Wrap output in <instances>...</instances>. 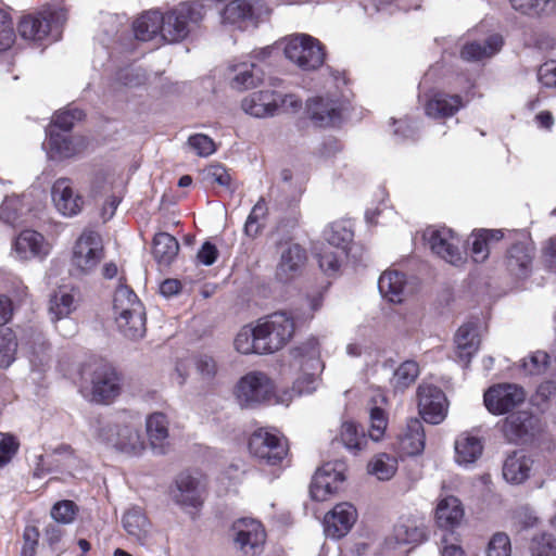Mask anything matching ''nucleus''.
<instances>
[{
  "label": "nucleus",
  "mask_w": 556,
  "mask_h": 556,
  "mask_svg": "<svg viewBox=\"0 0 556 556\" xmlns=\"http://www.w3.org/2000/svg\"><path fill=\"white\" fill-rule=\"evenodd\" d=\"M464 517V509L458 498L447 496L437 507L435 518L440 528L453 529L457 527Z\"/></svg>",
  "instance_id": "33"
},
{
  "label": "nucleus",
  "mask_w": 556,
  "mask_h": 556,
  "mask_svg": "<svg viewBox=\"0 0 556 556\" xmlns=\"http://www.w3.org/2000/svg\"><path fill=\"white\" fill-rule=\"evenodd\" d=\"M179 243L175 237L167 232L154 236L152 254L160 265L168 266L177 256Z\"/></svg>",
  "instance_id": "38"
},
{
  "label": "nucleus",
  "mask_w": 556,
  "mask_h": 556,
  "mask_svg": "<svg viewBox=\"0 0 556 556\" xmlns=\"http://www.w3.org/2000/svg\"><path fill=\"white\" fill-rule=\"evenodd\" d=\"M356 519L357 513L352 504H337L324 518L325 533L331 539H340L351 530Z\"/></svg>",
  "instance_id": "16"
},
{
  "label": "nucleus",
  "mask_w": 556,
  "mask_h": 556,
  "mask_svg": "<svg viewBox=\"0 0 556 556\" xmlns=\"http://www.w3.org/2000/svg\"><path fill=\"white\" fill-rule=\"evenodd\" d=\"M419 371V365L415 361L403 362L393 374L391 379L392 387L395 391H405L416 381Z\"/></svg>",
  "instance_id": "45"
},
{
  "label": "nucleus",
  "mask_w": 556,
  "mask_h": 556,
  "mask_svg": "<svg viewBox=\"0 0 556 556\" xmlns=\"http://www.w3.org/2000/svg\"><path fill=\"white\" fill-rule=\"evenodd\" d=\"M204 16L199 2H182L163 13L161 39L168 43L184 40Z\"/></svg>",
  "instance_id": "2"
},
{
  "label": "nucleus",
  "mask_w": 556,
  "mask_h": 556,
  "mask_svg": "<svg viewBox=\"0 0 556 556\" xmlns=\"http://www.w3.org/2000/svg\"><path fill=\"white\" fill-rule=\"evenodd\" d=\"M425 531L413 520L406 519L400 521L393 530V534L388 539L391 546L403 544H416L424 540Z\"/></svg>",
  "instance_id": "40"
},
{
  "label": "nucleus",
  "mask_w": 556,
  "mask_h": 556,
  "mask_svg": "<svg viewBox=\"0 0 556 556\" xmlns=\"http://www.w3.org/2000/svg\"><path fill=\"white\" fill-rule=\"evenodd\" d=\"M258 349L265 354L282 349L294 333L293 317L287 312H275L261 318L256 325Z\"/></svg>",
  "instance_id": "3"
},
{
  "label": "nucleus",
  "mask_w": 556,
  "mask_h": 556,
  "mask_svg": "<svg viewBox=\"0 0 556 556\" xmlns=\"http://www.w3.org/2000/svg\"><path fill=\"white\" fill-rule=\"evenodd\" d=\"M22 343L28 350L29 361L34 366L42 367L49 362V344L41 331L33 327L26 329Z\"/></svg>",
  "instance_id": "28"
},
{
  "label": "nucleus",
  "mask_w": 556,
  "mask_h": 556,
  "mask_svg": "<svg viewBox=\"0 0 556 556\" xmlns=\"http://www.w3.org/2000/svg\"><path fill=\"white\" fill-rule=\"evenodd\" d=\"M532 256L523 244H514L507 254L506 265L516 277H525L529 273Z\"/></svg>",
  "instance_id": "43"
},
{
  "label": "nucleus",
  "mask_w": 556,
  "mask_h": 556,
  "mask_svg": "<svg viewBox=\"0 0 556 556\" xmlns=\"http://www.w3.org/2000/svg\"><path fill=\"white\" fill-rule=\"evenodd\" d=\"M104 257L101 236L93 230H85L77 239L72 256V267L76 275L91 274Z\"/></svg>",
  "instance_id": "5"
},
{
  "label": "nucleus",
  "mask_w": 556,
  "mask_h": 556,
  "mask_svg": "<svg viewBox=\"0 0 556 556\" xmlns=\"http://www.w3.org/2000/svg\"><path fill=\"white\" fill-rule=\"evenodd\" d=\"M242 110L254 117L264 118L277 114L275 91L261 90L245 97L241 102Z\"/></svg>",
  "instance_id": "25"
},
{
  "label": "nucleus",
  "mask_w": 556,
  "mask_h": 556,
  "mask_svg": "<svg viewBox=\"0 0 556 556\" xmlns=\"http://www.w3.org/2000/svg\"><path fill=\"white\" fill-rule=\"evenodd\" d=\"M66 20V13L60 9L50 13V17L42 14L24 16L18 25L20 35L27 40L42 41L52 30V23L62 24Z\"/></svg>",
  "instance_id": "15"
},
{
  "label": "nucleus",
  "mask_w": 556,
  "mask_h": 556,
  "mask_svg": "<svg viewBox=\"0 0 556 556\" xmlns=\"http://www.w3.org/2000/svg\"><path fill=\"white\" fill-rule=\"evenodd\" d=\"M307 113L315 125L333 126L342 118V105L338 100L318 97L308 102Z\"/></svg>",
  "instance_id": "20"
},
{
  "label": "nucleus",
  "mask_w": 556,
  "mask_h": 556,
  "mask_svg": "<svg viewBox=\"0 0 556 556\" xmlns=\"http://www.w3.org/2000/svg\"><path fill=\"white\" fill-rule=\"evenodd\" d=\"M488 556H510L511 544L509 536L504 532H497L491 538L488 551Z\"/></svg>",
  "instance_id": "56"
},
{
  "label": "nucleus",
  "mask_w": 556,
  "mask_h": 556,
  "mask_svg": "<svg viewBox=\"0 0 556 556\" xmlns=\"http://www.w3.org/2000/svg\"><path fill=\"white\" fill-rule=\"evenodd\" d=\"M146 429L153 453L167 454L170 451L167 417L163 413L151 414L147 418Z\"/></svg>",
  "instance_id": "22"
},
{
  "label": "nucleus",
  "mask_w": 556,
  "mask_h": 556,
  "mask_svg": "<svg viewBox=\"0 0 556 556\" xmlns=\"http://www.w3.org/2000/svg\"><path fill=\"white\" fill-rule=\"evenodd\" d=\"M279 247L280 256L276 266L275 278L281 283H287L302 274L307 255L305 249L295 242H286Z\"/></svg>",
  "instance_id": "14"
},
{
  "label": "nucleus",
  "mask_w": 556,
  "mask_h": 556,
  "mask_svg": "<svg viewBox=\"0 0 556 556\" xmlns=\"http://www.w3.org/2000/svg\"><path fill=\"white\" fill-rule=\"evenodd\" d=\"M77 507L72 501H60L55 503L50 511L52 519L59 523L68 525L74 521Z\"/></svg>",
  "instance_id": "54"
},
{
  "label": "nucleus",
  "mask_w": 556,
  "mask_h": 556,
  "mask_svg": "<svg viewBox=\"0 0 556 556\" xmlns=\"http://www.w3.org/2000/svg\"><path fill=\"white\" fill-rule=\"evenodd\" d=\"M13 249L21 260L42 258L50 252V245L45 237L31 229L23 230L16 237Z\"/></svg>",
  "instance_id": "21"
},
{
  "label": "nucleus",
  "mask_w": 556,
  "mask_h": 556,
  "mask_svg": "<svg viewBox=\"0 0 556 556\" xmlns=\"http://www.w3.org/2000/svg\"><path fill=\"white\" fill-rule=\"evenodd\" d=\"M257 329L255 327L245 326L243 327L235 339V348L241 354H265L258 349Z\"/></svg>",
  "instance_id": "49"
},
{
  "label": "nucleus",
  "mask_w": 556,
  "mask_h": 556,
  "mask_svg": "<svg viewBox=\"0 0 556 556\" xmlns=\"http://www.w3.org/2000/svg\"><path fill=\"white\" fill-rule=\"evenodd\" d=\"M274 394V384L262 371H250L237 382L235 396L243 408H254L268 402Z\"/></svg>",
  "instance_id": "6"
},
{
  "label": "nucleus",
  "mask_w": 556,
  "mask_h": 556,
  "mask_svg": "<svg viewBox=\"0 0 556 556\" xmlns=\"http://www.w3.org/2000/svg\"><path fill=\"white\" fill-rule=\"evenodd\" d=\"M94 432L100 441L128 455H137L144 448L139 427L132 422L99 418Z\"/></svg>",
  "instance_id": "1"
},
{
  "label": "nucleus",
  "mask_w": 556,
  "mask_h": 556,
  "mask_svg": "<svg viewBox=\"0 0 556 556\" xmlns=\"http://www.w3.org/2000/svg\"><path fill=\"white\" fill-rule=\"evenodd\" d=\"M267 212H268V208H267L266 202H265L264 198H261L255 203V205L252 207V210L247 218V222L244 225V231L248 236L255 237L261 232V230L263 228V225L261 222L265 219Z\"/></svg>",
  "instance_id": "51"
},
{
  "label": "nucleus",
  "mask_w": 556,
  "mask_h": 556,
  "mask_svg": "<svg viewBox=\"0 0 556 556\" xmlns=\"http://www.w3.org/2000/svg\"><path fill=\"white\" fill-rule=\"evenodd\" d=\"M113 309L115 316H122L135 309H143V305L131 289L121 285L114 293Z\"/></svg>",
  "instance_id": "44"
},
{
  "label": "nucleus",
  "mask_w": 556,
  "mask_h": 556,
  "mask_svg": "<svg viewBox=\"0 0 556 556\" xmlns=\"http://www.w3.org/2000/svg\"><path fill=\"white\" fill-rule=\"evenodd\" d=\"M370 428L368 435L374 441H379L386 431L388 419L386 413L380 407H372L369 414Z\"/></svg>",
  "instance_id": "55"
},
{
  "label": "nucleus",
  "mask_w": 556,
  "mask_h": 556,
  "mask_svg": "<svg viewBox=\"0 0 556 556\" xmlns=\"http://www.w3.org/2000/svg\"><path fill=\"white\" fill-rule=\"evenodd\" d=\"M14 40L13 23L5 12L0 11V51L11 48Z\"/></svg>",
  "instance_id": "60"
},
{
  "label": "nucleus",
  "mask_w": 556,
  "mask_h": 556,
  "mask_svg": "<svg viewBox=\"0 0 556 556\" xmlns=\"http://www.w3.org/2000/svg\"><path fill=\"white\" fill-rule=\"evenodd\" d=\"M503 47V38L498 34H493L483 40H475L464 45L460 51L462 59L465 61L477 62L491 58Z\"/></svg>",
  "instance_id": "26"
},
{
  "label": "nucleus",
  "mask_w": 556,
  "mask_h": 556,
  "mask_svg": "<svg viewBox=\"0 0 556 556\" xmlns=\"http://www.w3.org/2000/svg\"><path fill=\"white\" fill-rule=\"evenodd\" d=\"M463 105L459 96L438 93L426 104V113L430 117H448L454 115Z\"/></svg>",
  "instance_id": "39"
},
{
  "label": "nucleus",
  "mask_w": 556,
  "mask_h": 556,
  "mask_svg": "<svg viewBox=\"0 0 556 556\" xmlns=\"http://www.w3.org/2000/svg\"><path fill=\"white\" fill-rule=\"evenodd\" d=\"M194 366L198 374L205 381H211L217 374L218 366L213 356L207 354L198 355L194 358Z\"/></svg>",
  "instance_id": "58"
},
{
  "label": "nucleus",
  "mask_w": 556,
  "mask_h": 556,
  "mask_svg": "<svg viewBox=\"0 0 556 556\" xmlns=\"http://www.w3.org/2000/svg\"><path fill=\"white\" fill-rule=\"evenodd\" d=\"M249 451L261 465H279L288 454L287 441L267 429L255 430L249 440Z\"/></svg>",
  "instance_id": "7"
},
{
  "label": "nucleus",
  "mask_w": 556,
  "mask_h": 556,
  "mask_svg": "<svg viewBox=\"0 0 556 556\" xmlns=\"http://www.w3.org/2000/svg\"><path fill=\"white\" fill-rule=\"evenodd\" d=\"M381 295L392 303H401L404 298L405 278L396 270L384 271L378 280Z\"/></svg>",
  "instance_id": "34"
},
{
  "label": "nucleus",
  "mask_w": 556,
  "mask_h": 556,
  "mask_svg": "<svg viewBox=\"0 0 556 556\" xmlns=\"http://www.w3.org/2000/svg\"><path fill=\"white\" fill-rule=\"evenodd\" d=\"M125 531L142 546H151L153 543V528L148 517L140 507H131L123 518Z\"/></svg>",
  "instance_id": "19"
},
{
  "label": "nucleus",
  "mask_w": 556,
  "mask_h": 556,
  "mask_svg": "<svg viewBox=\"0 0 556 556\" xmlns=\"http://www.w3.org/2000/svg\"><path fill=\"white\" fill-rule=\"evenodd\" d=\"M340 441L342 444L352 452L362 451L367 444V439L364 431H358L357 426L352 421H345L341 426Z\"/></svg>",
  "instance_id": "48"
},
{
  "label": "nucleus",
  "mask_w": 556,
  "mask_h": 556,
  "mask_svg": "<svg viewBox=\"0 0 556 556\" xmlns=\"http://www.w3.org/2000/svg\"><path fill=\"white\" fill-rule=\"evenodd\" d=\"M538 419L528 412L510 414L503 421L502 431L509 442L526 440L533 434Z\"/></svg>",
  "instance_id": "23"
},
{
  "label": "nucleus",
  "mask_w": 556,
  "mask_h": 556,
  "mask_svg": "<svg viewBox=\"0 0 556 556\" xmlns=\"http://www.w3.org/2000/svg\"><path fill=\"white\" fill-rule=\"evenodd\" d=\"M92 396L97 402H105L119 392L116 371L108 364L98 365L91 376Z\"/></svg>",
  "instance_id": "18"
},
{
  "label": "nucleus",
  "mask_w": 556,
  "mask_h": 556,
  "mask_svg": "<svg viewBox=\"0 0 556 556\" xmlns=\"http://www.w3.org/2000/svg\"><path fill=\"white\" fill-rule=\"evenodd\" d=\"M324 238L330 247L345 253L349 243L353 239V232L342 223H333L324 230Z\"/></svg>",
  "instance_id": "47"
},
{
  "label": "nucleus",
  "mask_w": 556,
  "mask_h": 556,
  "mask_svg": "<svg viewBox=\"0 0 556 556\" xmlns=\"http://www.w3.org/2000/svg\"><path fill=\"white\" fill-rule=\"evenodd\" d=\"M17 340L15 333L9 329L0 330V366L8 367L15 358Z\"/></svg>",
  "instance_id": "50"
},
{
  "label": "nucleus",
  "mask_w": 556,
  "mask_h": 556,
  "mask_svg": "<svg viewBox=\"0 0 556 556\" xmlns=\"http://www.w3.org/2000/svg\"><path fill=\"white\" fill-rule=\"evenodd\" d=\"M188 144L200 156H208L215 151L214 141L208 136L202 134L190 136Z\"/></svg>",
  "instance_id": "63"
},
{
  "label": "nucleus",
  "mask_w": 556,
  "mask_h": 556,
  "mask_svg": "<svg viewBox=\"0 0 556 556\" xmlns=\"http://www.w3.org/2000/svg\"><path fill=\"white\" fill-rule=\"evenodd\" d=\"M511 9L528 17H543L556 14V0H509Z\"/></svg>",
  "instance_id": "37"
},
{
  "label": "nucleus",
  "mask_w": 556,
  "mask_h": 556,
  "mask_svg": "<svg viewBox=\"0 0 556 556\" xmlns=\"http://www.w3.org/2000/svg\"><path fill=\"white\" fill-rule=\"evenodd\" d=\"M533 460L522 452H514L503 465V477L513 484H520L530 477Z\"/></svg>",
  "instance_id": "29"
},
{
  "label": "nucleus",
  "mask_w": 556,
  "mask_h": 556,
  "mask_svg": "<svg viewBox=\"0 0 556 556\" xmlns=\"http://www.w3.org/2000/svg\"><path fill=\"white\" fill-rule=\"evenodd\" d=\"M287 59L304 71H313L321 66L325 53L318 40L308 35H295L285 46Z\"/></svg>",
  "instance_id": "8"
},
{
  "label": "nucleus",
  "mask_w": 556,
  "mask_h": 556,
  "mask_svg": "<svg viewBox=\"0 0 556 556\" xmlns=\"http://www.w3.org/2000/svg\"><path fill=\"white\" fill-rule=\"evenodd\" d=\"M258 9L252 0H233L222 12L223 23L239 25L253 21L258 16Z\"/></svg>",
  "instance_id": "30"
},
{
  "label": "nucleus",
  "mask_w": 556,
  "mask_h": 556,
  "mask_svg": "<svg viewBox=\"0 0 556 556\" xmlns=\"http://www.w3.org/2000/svg\"><path fill=\"white\" fill-rule=\"evenodd\" d=\"M235 73L231 85L239 90L257 87L264 79V70L254 62H243L233 65Z\"/></svg>",
  "instance_id": "32"
},
{
  "label": "nucleus",
  "mask_w": 556,
  "mask_h": 556,
  "mask_svg": "<svg viewBox=\"0 0 556 556\" xmlns=\"http://www.w3.org/2000/svg\"><path fill=\"white\" fill-rule=\"evenodd\" d=\"M48 147L52 157H70L76 152V147L70 135L54 131L52 127L48 130Z\"/></svg>",
  "instance_id": "46"
},
{
  "label": "nucleus",
  "mask_w": 556,
  "mask_h": 556,
  "mask_svg": "<svg viewBox=\"0 0 556 556\" xmlns=\"http://www.w3.org/2000/svg\"><path fill=\"white\" fill-rule=\"evenodd\" d=\"M119 331L131 340H137L146 333L144 309H135L126 315L115 316Z\"/></svg>",
  "instance_id": "41"
},
{
  "label": "nucleus",
  "mask_w": 556,
  "mask_h": 556,
  "mask_svg": "<svg viewBox=\"0 0 556 556\" xmlns=\"http://www.w3.org/2000/svg\"><path fill=\"white\" fill-rule=\"evenodd\" d=\"M532 556H556V540L552 534L542 533L532 539Z\"/></svg>",
  "instance_id": "53"
},
{
  "label": "nucleus",
  "mask_w": 556,
  "mask_h": 556,
  "mask_svg": "<svg viewBox=\"0 0 556 556\" xmlns=\"http://www.w3.org/2000/svg\"><path fill=\"white\" fill-rule=\"evenodd\" d=\"M202 488L198 478L182 472L175 481L172 490L173 500L181 506L198 507L201 505Z\"/></svg>",
  "instance_id": "24"
},
{
  "label": "nucleus",
  "mask_w": 556,
  "mask_h": 556,
  "mask_svg": "<svg viewBox=\"0 0 556 556\" xmlns=\"http://www.w3.org/2000/svg\"><path fill=\"white\" fill-rule=\"evenodd\" d=\"M483 445L479 438L462 433L455 441V459L459 465L475 463L482 454Z\"/></svg>",
  "instance_id": "36"
},
{
  "label": "nucleus",
  "mask_w": 556,
  "mask_h": 556,
  "mask_svg": "<svg viewBox=\"0 0 556 556\" xmlns=\"http://www.w3.org/2000/svg\"><path fill=\"white\" fill-rule=\"evenodd\" d=\"M292 355L302 370V375L293 383L292 391L296 395L314 392L317 388L318 374L324 369L318 341L316 339L307 340L293 349Z\"/></svg>",
  "instance_id": "4"
},
{
  "label": "nucleus",
  "mask_w": 556,
  "mask_h": 556,
  "mask_svg": "<svg viewBox=\"0 0 556 556\" xmlns=\"http://www.w3.org/2000/svg\"><path fill=\"white\" fill-rule=\"evenodd\" d=\"M51 193L55 208L63 216L73 217L83 210L84 200L75 192L68 179H58L52 186Z\"/></svg>",
  "instance_id": "17"
},
{
  "label": "nucleus",
  "mask_w": 556,
  "mask_h": 556,
  "mask_svg": "<svg viewBox=\"0 0 556 556\" xmlns=\"http://www.w3.org/2000/svg\"><path fill=\"white\" fill-rule=\"evenodd\" d=\"M205 180L217 184L222 187H229L231 177L227 169L220 164H213L207 166L204 172Z\"/></svg>",
  "instance_id": "64"
},
{
  "label": "nucleus",
  "mask_w": 556,
  "mask_h": 556,
  "mask_svg": "<svg viewBox=\"0 0 556 556\" xmlns=\"http://www.w3.org/2000/svg\"><path fill=\"white\" fill-rule=\"evenodd\" d=\"M424 238L428 241L431 251L452 265L463 263V254L459 250L460 239L450 228H428Z\"/></svg>",
  "instance_id": "13"
},
{
  "label": "nucleus",
  "mask_w": 556,
  "mask_h": 556,
  "mask_svg": "<svg viewBox=\"0 0 556 556\" xmlns=\"http://www.w3.org/2000/svg\"><path fill=\"white\" fill-rule=\"evenodd\" d=\"M343 253L341 250L332 251L330 247H325L317 254L320 268L327 274L337 273L340 267V258Z\"/></svg>",
  "instance_id": "57"
},
{
  "label": "nucleus",
  "mask_w": 556,
  "mask_h": 556,
  "mask_svg": "<svg viewBox=\"0 0 556 556\" xmlns=\"http://www.w3.org/2000/svg\"><path fill=\"white\" fill-rule=\"evenodd\" d=\"M418 410L422 419L431 425L441 424L447 415V399L437 386L421 383L417 388Z\"/></svg>",
  "instance_id": "10"
},
{
  "label": "nucleus",
  "mask_w": 556,
  "mask_h": 556,
  "mask_svg": "<svg viewBox=\"0 0 556 556\" xmlns=\"http://www.w3.org/2000/svg\"><path fill=\"white\" fill-rule=\"evenodd\" d=\"M426 443V434L422 422L417 418L407 421L400 435V447L403 453L415 456L422 453Z\"/></svg>",
  "instance_id": "27"
},
{
  "label": "nucleus",
  "mask_w": 556,
  "mask_h": 556,
  "mask_svg": "<svg viewBox=\"0 0 556 556\" xmlns=\"http://www.w3.org/2000/svg\"><path fill=\"white\" fill-rule=\"evenodd\" d=\"M76 309L75 296L66 291L60 289L53 293L49 301V313L51 320L58 323L70 316Z\"/></svg>",
  "instance_id": "42"
},
{
  "label": "nucleus",
  "mask_w": 556,
  "mask_h": 556,
  "mask_svg": "<svg viewBox=\"0 0 556 556\" xmlns=\"http://www.w3.org/2000/svg\"><path fill=\"white\" fill-rule=\"evenodd\" d=\"M163 13L152 10L143 13L134 23V31L137 39L148 41L156 36L161 38Z\"/></svg>",
  "instance_id": "35"
},
{
  "label": "nucleus",
  "mask_w": 556,
  "mask_h": 556,
  "mask_svg": "<svg viewBox=\"0 0 556 556\" xmlns=\"http://www.w3.org/2000/svg\"><path fill=\"white\" fill-rule=\"evenodd\" d=\"M395 462L386 454L377 456L369 464L370 473L375 475L379 480H389L395 472Z\"/></svg>",
  "instance_id": "52"
},
{
  "label": "nucleus",
  "mask_w": 556,
  "mask_h": 556,
  "mask_svg": "<svg viewBox=\"0 0 556 556\" xmlns=\"http://www.w3.org/2000/svg\"><path fill=\"white\" fill-rule=\"evenodd\" d=\"M232 541L237 556H258L263 552L266 533L260 521L242 518L232 526Z\"/></svg>",
  "instance_id": "9"
},
{
  "label": "nucleus",
  "mask_w": 556,
  "mask_h": 556,
  "mask_svg": "<svg viewBox=\"0 0 556 556\" xmlns=\"http://www.w3.org/2000/svg\"><path fill=\"white\" fill-rule=\"evenodd\" d=\"M345 465L341 462L326 463L315 472L309 493L315 501H326L329 496L336 494L343 481Z\"/></svg>",
  "instance_id": "11"
},
{
  "label": "nucleus",
  "mask_w": 556,
  "mask_h": 556,
  "mask_svg": "<svg viewBox=\"0 0 556 556\" xmlns=\"http://www.w3.org/2000/svg\"><path fill=\"white\" fill-rule=\"evenodd\" d=\"M525 399L526 392L518 384L498 383L485 391L483 402L491 414L503 415L520 405Z\"/></svg>",
  "instance_id": "12"
},
{
  "label": "nucleus",
  "mask_w": 556,
  "mask_h": 556,
  "mask_svg": "<svg viewBox=\"0 0 556 556\" xmlns=\"http://www.w3.org/2000/svg\"><path fill=\"white\" fill-rule=\"evenodd\" d=\"M18 446L20 443L13 435L0 433V468L12 460Z\"/></svg>",
  "instance_id": "59"
},
{
  "label": "nucleus",
  "mask_w": 556,
  "mask_h": 556,
  "mask_svg": "<svg viewBox=\"0 0 556 556\" xmlns=\"http://www.w3.org/2000/svg\"><path fill=\"white\" fill-rule=\"evenodd\" d=\"M455 350L459 361L468 364L477 353L480 345V338L473 325L459 327L455 334Z\"/></svg>",
  "instance_id": "31"
},
{
  "label": "nucleus",
  "mask_w": 556,
  "mask_h": 556,
  "mask_svg": "<svg viewBox=\"0 0 556 556\" xmlns=\"http://www.w3.org/2000/svg\"><path fill=\"white\" fill-rule=\"evenodd\" d=\"M118 81L127 87H136L146 83V72L139 67L123 68L117 73Z\"/></svg>",
  "instance_id": "61"
},
{
  "label": "nucleus",
  "mask_w": 556,
  "mask_h": 556,
  "mask_svg": "<svg viewBox=\"0 0 556 556\" xmlns=\"http://www.w3.org/2000/svg\"><path fill=\"white\" fill-rule=\"evenodd\" d=\"M275 102L277 103V114L296 113L302 108V101L292 93L283 94L275 91Z\"/></svg>",
  "instance_id": "62"
}]
</instances>
